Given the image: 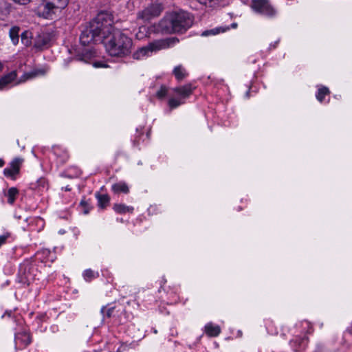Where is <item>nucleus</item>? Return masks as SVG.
Returning a JSON list of instances; mask_svg holds the SVG:
<instances>
[{"instance_id": "nucleus-39", "label": "nucleus", "mask_w": 352, "mask_h": 352, "mask_svg": "<svg viewBox=\"0 0 352 352\" xmlns=\"http://www.w3.org/2000/svg\"><path fill=\"white\" fill-rule=\"evenodd\" d=\"M236 26H237V24L235 23L232 24V27L234 28H235Z\"/></svg>"}, {"instance_id": "nucleus-24", "label": "nucleus", "mask_w": 352, "mask_h": 352, "mask_svg": "<svg viewBox=\"0 0 352 352\" xmlns=\"http://www.w3.org/2000/svg\"><path fill=\"white\" fill-rule=\"evenodd\" d=\"M329 94L330 91L327 87H322L317 92L316 98L319 102H322L324 100V97Z\"/></svg>"}, {"instance_id": "nucleus-35", "label": "nucleus", "mask_w": 352, "mask_h": 352, "mask_svg": "<svg viewBox=\"0 0 352 352\" xmlns=\"http://www.w3.org/2000/svg\"><path fill=\"white\" fill-rule=\"evenodd\" d=\"M5 162L2 159H0V167H3Z\"/></svg>"}, {"instance_id": "nucleus-32", "label": "nucleus", "mask_w": 352, "mask_h": 352, "mask_svg": "<svg viewBox=\"0 0 352 352\" xmlns=\"http://www.w3.org/2000/svg\"><path fill=\"white\" fill-rule=\"evenodd\" d=\"M10 234L9 232H7L3 235L0 236V247L4 243H6L7 239L10 237Z\"/></svg>"}, {"instance_id": "nucleus-10", "label": "nucleus", "mask_w": 352, "mask_h": 352, "mask_svg": "<svg viewBox=\"0 0 352 352\" xmlns=\"http://www.w3.org/2000/svg\"><path fill=\"white\" fill-rule=\"evenodd\" d=\"M51 42V35L47 32H41L38 34L34 39V46L39 50L48 47Z\"/></svg>"}, {"instance_id": "nucleus-5", "label": "nucleus", "mask_w": 352, "mask_h": 352, "mask_svg": "<svg viewBox=\"0 0 352 352\" xmlns=\"http://www.w3.org/2000/svg\"><path fill=\"white\" fill-rule=\"evenodd\" d=\"M162 10V7L159 4H151L137 13V19L142 20L143 22H148L158 17Z\"/></svg>"}, {"instance_id": "nucleus-18", "label": "nucleus", "mask_w": 352, "mask_h": 352, "mask_svg": "<svg viewBox=\"0 0 352 352\" xmlns=\"http://www.w3.org/2000/svg\"><path fill=\"white\" fill-rule=\"evenodd\" d=\"M111 188L115 193L123 192L127 194L129 192V188L125 182L114 184Z\"/></svg>"}, {"instance_id": "nucleus-22", "label": "nucleus", "mask_w": 352, "mask_h": 352, "mask_svg": "<svg viewBox=\"0 0 352 352\" xmlns=\"http://www.w3.org/2000/svg\"><path fill=\"white\" fill-rule=\"evenodd\" d=\"M44 74L45 72L40 69H36L30 72L25 73L21 77V80H20V82L25 81L28 79L33 78L38 75H43Z\"/></svg>"}, {"instance_id": "nucleus-38", "label": "nucleus", "mask_w": 352, "mask_h": 352, "mask_svg": "<svg viewBox=\"0 0 352 352\" xmlns=\"http://www.w3.org/2000/svg\"><path fill=\"white\" fill-rule=\"evenodd\" d=\"M80 204H81V205H82V206L85 205V204H86L85 201L82 200V201H80Z\"/></svg>"}, {"instance_id": "nucleus-3", "label": "nucleus", "mask_w": 352, "mask_h": 352, "mask_svg": "<svg viewBox=\"0 0 352 352\" xmlns=\"http://www.w3.org/2000/svg\"><path fill=\"white\" fill-rule=\"evenodd\" d=\"M103 43L111 56H125L131 53L133 41L126 34L113 28L107 38H104Z\"/></svg>"}, {"instance_id": "nucleus-15", "label": "nucleus", "mask_w": 352, "mask_h": 352, "mask_svg": "<svg viewBox=\"0 0 352 352\" xmlns=\"http://www.w3.org/2000/svg\"><path fill=\"white\" fill-rule=\"evenodd\" d=\"M16 77L15 71L3 76L0 78V89H3L7 85L12 82Z\"/></svg>"}, {"instance_id": "nucleus-8", "label": "nucleus", "mask_w": 352, "mask_h": 352, "mask_svg": "<svg viewBox=\"0 0 352 352\" xmlns=\"http://www.w3.org/2000/svg\"><path fill=\"white\" fill-rule=\"evenodd\" d=\"M14 342L16 349H23L32 342V336L25 331L18 332L15 333Z\"/></svg>"}, {"instance_id": "nucleus-21", "label": "nucleus", "mask_w": 352, "mask_h": 352, "mask_svg": "<svg viewBox=\"0 0 352 352\" xmlns=\"http://www.w3.org/2000/svg\"><path fill=\"white\" fill-rule=\"evenodd\" d=\"M19 30H20V28L17 26H14V27L11 28L10 30L9 35H10L11 41L14 45H16L19 43Z\"/></svg>"}, {"instance_id": "nucleus-12", "label": "nucleus", "mask_w": 352, "mask_h": 352, "mask_svg": "<svg viewBox=\"0 0 352 352\" xmlns=\"http://www.w3.org/2000/svg\"><path fill=\"white\" fill-rule=\"evenodd\" d=\"M110 305H111L102 307L101 309V313L104 317H107L108 318H115L116 316H118L120 310L117 309L116 306Z\"/></svg>"}, {"instance_id": "nucleus-31", "label": "nucleus", "mask_w": 352, "mask_h": 352, "mask_svg": "<svg viewBox=\"0 0 352 352\" xmlns=\"http://www.w3.org/2000/svg\"><path fill=\"white\" fill-rule=\"evenodd\" d=\"M30 34V32L25 31L21 35V41L25 45H28L29 44H30V41L28 39Z\"/></svg>"}, {"instance_id": "nucleus-11", "label": "nucleus", "mask_w": 352, "mask_h": 352, "mask_svg": "<svg viewBox=\"0 0 352 352\" xmlns=\"http://www.w3.org/2000/svg\"><path fill=\"white\" fill-rule=\"evenodd\" d=\"M192 87L190 84L184 86L177 87L173 89V91L177 94L182 96V98H186L192 94Z\"/></svg>"}, {"instance_id": "nucleus-29", "label": "nucleus", "mask_w": 352, "mask_h": 352, "mask_svg": "<svg viewBox=\"0 0 352 352\" xmlns=\"http://www.w3.org/2000/svg\"><path fill=\"white\" fill-rule=\"evenodd\" d=\"M167 91L168 88L165 85H162L160 89L157 91L156 96L159 99H162L166 96Z\"/></svg>"}, {"instance_id": "nucleus-25", "label": "nucleus", "mask_w": 352, "mask_h": 352, "mask_svg": "<svg viewBox=\"0 0 352 352\" xmlns=\"http://www.w3.org/2000/svg\"><path fill=\"white\" fill-rule=\"evenodd\" d=\"M18 194H19V190H17L16 188L12 187V188H9L8 190V202L10 204H14V202L16 199V197Z\"/></svg>"}, {"instance_id": "nucleus-19", "label": "nucleus", "mask_w": 352, "mask_h": 352, "mask_svg": "<svg viewBox=\"0 0 352 352\" xmlns=\"http://www.w3.org/2000/svg\"><path fill=\"white\" fill-rule=\"evenodd\" d=\"M113 210L119 214H125L126 212L132 213L133 211V208L127 206L124 204H116L113 206Z\"/></svg>"}, {"instance_id": "nucleus-1", "label": "nucleus", "mask_w": 352, "mask_h": 352, "mask_svg": "<svg viewBox=\"0 0 352 352\" xmlns=\"http://www.w3.org/2000/svg\"><path fill=\"white\" fill-rule=\"evenodd\" d=\"M114 17L109 11H101L97 16L84 27L80 36V43L89 45L94 43H103L113 30Z\"/></svg>"}, {"instance_id": "nucleus-9", "label": "nucleus", "mask_w": 352, "mask_h": 352, "mask_svg": "<svg viewBox=\"0 0 352 352\" xmlns=\"http://www.w3.org/2000/svg\"><path fill=\"white\" fill-rule=\"evenodd\" d=\"M23 160L19 157L14 158L10 164V167L3 170L5 176L15 178V175L19 173Z\"/></svg>"}, {"instance_id": "nucleus-23", "label": "nucleus", "mask_w": 352, "mask_h": 352, "mask_svg": "<svg viewBox=\"0 0 352 352\" xmlns=\"http://www.w3.org/2000/svg\"><path fill=\"white\" fill-rule=\"evenodd\" d=\"M98 206L101 208H105L109 203L110 197L108 195H96Z\"/></svg>"}, {"instance_id": "nucleus-36", "label": "nucleus", "mask_w": 352, "mask_h": 352, "mask_svg": "<svg viewBox=\"0 0 352 352\" xmlns=\"http://www.w3.org/2000/svg\"><path fill=\"white\" fill-rule=\"evenodd\" d=\"M65 191H70L71 190V188L69 186H66L65 188Z\"/></svg>"}, {"instance_id": "nucleus-27", "label": "nucleus", "mask_w": 352, "mask_h": 352, "mask_svg": "<svg viewBox=\"0 0 352 352\" xmlns=\"http://www.w3.org/2000/svg\"><path fill=\"white\" fill-rule=\"evenodd\" d=\"M230 28L228 27H226V28H222V27H219V28H214V29H212L210 30H207V31H205L202 33V35L203 36H208L209 34H217L220 32H225L226 30H229Z\"/></svg>"}, {"instance_id": "nucleus-4", "label": "nucleus", "mask_w": 352, "mask_h": 352, "mask_svg": "<svg viewBox=\"0 0 352 352\" xmlns=\"http://www.w3.org/2000/svg\"><path fill=\"white\" fill-rule=\"evenodd\" d=\"M69 0H43L34 10L39 17L54 19L66 8Z\"/></svg>"}, {"instance_id": "nucleus-14", "label": "nucleus", "mask_w": 352, "mask_h": 352, "mask_svg": "<svg viewBox=\"0 0 352 352\" xmlns=\"http://www.w3.org/2000/svg\"><path fill=\"white\" fill-rule=\"evenodd\" d=\"M152 52L149 44L144 46L133 54V58L136 60L142 59L143 57L148 56Z\"/></svg>"}, {"instance_id": "nucleus-7", "label": "nucleus", "mask_w": 352, "mask_h": 352, "mask_svg": "<svg viewBox=\"0 0 352 352\" xmlns=\"http://www.w3.org/2000/svg\"><path fill=\"white\" fill-rule=\"evenodd\" d=\"M179 42L177 37L166 38L154 41L149 43L151 50L153 52L159 51L173 47Z\"/></svg>"}, {"instance_id": "nucleus-28", "label": "nucleus", "mask_w": 352, "mask_h": 352, "mask_svg": "<svg viewBox=\"0 0 352 352\" xmlns=\"http://www.w3.org/2000/svg\"><path fill=\"white\" fill-rule=\"evenodd\" d=\"M307 342V339L305 338H296L292 341V343L294 344L295 351H298L304 346V342Z\"/></svg>"}, {"instance_id": "nucleus-17", "label": "nucleus", "mask_w": 352, "mask_h": 352, "mask_svg": "<svg viewBox=\"0 0 352 352\" xmlns=\"http://www.w3.org/2000/svg\"><path fill=\"white\" fill-rule=\"evenodd\" d=\"M30 187L33 190H41L47 187V182L45 178H39L35 182H31Z\"/></svg>"}, {"instance_id": "nucleus-37", "label": "nucleus", "mask_w": 352, "mask_h": 352, "mask_svg": "<svg viewBox=\"0 0 352 352\" xmlns=\"http://www.w3.org/2000/svg\"><path fill=\"white\" fill-rule=\"evenodd\" d=\"M3 69V64L0 61V72Z\"/></svg>"}, {"instance_id": "nucleus-33", "label": "nucleus", "mask_w": 352, "mask_h": 352, "mask_svg": "<svg viewBox=\"0 0 352 352\" xmlns=\"http://www.w3.org/2000/svg\"><path fill=\"white\" fill-rule=\"evenodd\" d=\"M93 66L96 68L108 67V65L102 61H94L93 63Z\"/></svg>"}, {"instance_id": "nucleus-13", "label": "nucleus", "mask_w": 352, "mask_h": 352, "mask_svg": "<svg viewBox=\"0 0 352 352\" xmlns=\"http://www.w3.org/2000/svg\"><path fill=\"white\" fill-rule=\"evenodd\" d=\"M205 332L210 337H217L221 333V328L219 325L210 322L205 326Z\"/></svg>"}, {"instance_id": "nucleus-26", "label": "nucleus", "mask_w": 352, "mask_h": 352, "mask_svg": "<svg viewBox=\"0 0 352 352\" xmlns=\"http://www.w3.org/2000/svg\"><path fill=\"white\" fill-rule=\"evenodd\" d=\"M98 276V273H95L93 270L91 269H88L85 270L83 272V277L86 281H91L93 279L96 278Z\"/></svg>"}, {"instance_id": "nucleus-16", "label": "nucleus", "mask_w": 352, "mask_h": 352, "mask_svg": "<svg viewBox=\"0 0 352 352\" xmlns=\"http://www.w3.org/2000/svg\"><path fill=\"white\" fill-rule=\"evenodd\" d=\"M173 74L178 81H182L188 76V72L181 65L176 66L174 68Z\"/></svg>"}, {"instance_id": "nucleus-30", "label": "nucleus", "mask_w": 352, "mask_h": 352, "mask_svg": "<svg viewBox=\"0 0 352 352\" xmlns=\"http://www.w3.org/2000/svg\"><path fill=\"white\" fill-rule=\"evenodd\" d=\"M183 103L184 101H181L180 100L175 98H170L168 100V105L170 109H175Z\"/></svg>"}, {"instance_id": "nucleus-20", "label": "nucleus", "mask_w": 352, "mask_h": 352, "mask_svg": "<svg viewBox=\"0 0 352 352\" xmlns=\"http://www.w3.org/2000/svg\"><path fill=\"white\" fill-rule=\"evenodd\" d=\"M94 56H95V52L92 50H85L81 54H78L76 58L78 60L88 63L89 60H91Z\"/></svg>"}, {"instance_id": "nucleus-6", "label": "nucleus", "mask_w": 352, "mask_h": 352, "mask_svg": "<svg viewBox=\"0 0 352 352\" xmlns=\"http://www.w3.org/2000/svg\"><path fill=\"white\" fill-rule=\"evenodd\" d=\"M251 6L255 12L267 16L272 17L276 13L268 0H253Z\"/></svg>"}, {"instance_id": "nucleus-34", "label": "nucleus", "mask_w": 352, "mask_h": 352, "mask_svg": "<svg viewBox=\"0 0 352 352\" xmlns=\"http://www.w3.org/2000/svg\"><path fill=\"white\" fill-rule=\"evenodd\" d=\"M12 311H6L5 314L2 316V318H3L5 315H8L9 317H10L12 316Z\"/></svg>"}, {"instance_id": "nucleus-2", "label": "nucleus", "mask_w": 352, "mask_h": 352, "mask_svg": "<svg viewBox=\"0 0 352 352\" xmlns=\"http://www.w3.org/2000/svg\"><path fill=\"white\" fill-rule=\"evenodd\" d=\"M192 23V16L187 12L180 10L166 13L155 28L157 32L162 34H184Z\"/></svg>"}]
</instances>
